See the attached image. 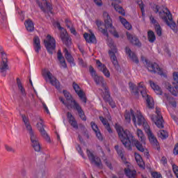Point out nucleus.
Listing matches in <instances>:
<instances>
[{
    "label": "nucleus",
    "instance_id": "5701e85b",
    "mask_svg": "<svg viewBox=\"0 0 178 178\" xmlns=\"http://www.w3.org/2000/svg\"><path fill=\"white\" fill-rule=\"evenodd\" d=\"M111 1H113L111 3V5L112 6H113L115 10H116V12H118L120 15L124 16L126 15V13L124 12V9H123V7L118 4V3H120V0H111Z\"/></svg>",
    "mask_w": 178,
    "mask_h": 178
},
{
    "label": "nucleus",
    "instance_id": "680f3d73",
    "mask_svg": "<svg viewBox=\"0 0 178 178\" xmlns=\"http://www.w3.org/2000/svg\"><path fill=\"white\" fill-rule=\"evenodd\" d=\"M97 6H102V0H93Z\"/></svg>",
    "mask_w": 178,
    "mask_h": 178
},
{
    "label": "nucleus",
    "instance_id": "473e14b6",
    "mask_svg": "<svg viewBox=\"0 0 178 178\" xmlns=\"http://www.w3.org/2000/svg\"><path fill=\"white\" fill-rule=\"evenodd\" d=\"M95 23L98 27L99 31H101L104 35H106V37H109V34L108 33V29L102 28V22L97 19L96 20Z\"/></svg>",
    "mask_w": 178,
    "mask_h": 178
},
{
    "label": "nucleus",
    "instance_id": "09e8293b",
    "mask_svg": "<svg viewBox=\"0 0 178 178\" xmlns=\"http://www.w3.org/2000/svg\"><path fill=\"white\" fill-rule=\"evenodd\" d=\"M76 150L79 152V154L83 158V159H86V157L84 156V153L83 152V150L81 149V147H80V145H78L76 146Z\"/></svg>",
    "mask_w": 178,
    "mask_h": 178
},
{
    "label": "nucleus",
    "instance_id": "c9c22d12",
    "mask_svg": "<svg viewBox=\"0 0 178 178\" xmlns=\"http://www.w3.org/2000/svg\"><path fill=\"white\" fill-rule=\"evenodd\" d=\"M99 120L105 127V129H106L107 131H108V133H112V129H111V125L109 124V122H108V120H106V118H104L103 116H100Z\"/></svg>",
    "mask_w": 178,
    "mask_h": 178
},
{
    "label": "nucleus",
    "instance_id": "aec40b11",
    "mask_svg": "<svg viewBox=\"0 0 178 178\" xmlns=\"http://www.w3.org/2000/svg\"><path fill=\"white\" fill-rule=\"evenodd\" d=\"M37 127L39 131L40 132L42 137H43V138H44V140H46L47 143H49L51 141V138H49V136L44 129V124L42 122V120H40V122H38Z\"/></svg>",
    "mask_w": 178,
    "mask_h": 178
},
{
    "label": "nucleus",
    "instance_id": "9b49d317",
    "mask_svg": "<svg viewBox=\"0 0 178 178\" xmlns=\"http://www.w3.org/2000/svg\"><path fill=\"white\" fill-rule=\"evenodd\" d=\"M56 27L60 31V38H61L63 44L67 47H70L72 44V39L69 37V34H67L66 29L60 26V23L59 22H56Z\"/></svg>",
    "mask_w": 178,
    "mask_h": 178
},
{
    "label": "nucleus",
    "instance_id": "1a4fd4ad",
    "mask_svg": "<svg viewBox=\"0 0 178 178\" xmlns=\"http://www.w3.org/2000/svg\"><path fill=\"white\" fill-rule=\"evenodd\" d=\"M89 72L92 77L93 78L95 83L97 84V86H101L102 88H104V92L109 90V88L106 86V83H105V80H104V77L97 75V72L95 71V70H94V67H92V66H90L89 67Z\"/></svg>",
    "mask_w": 178,
    "mask_h": 178
},
{
    "label": "nucleus",
    "instance_id": "9d476101",
    "mask_svg": "<svg viewBox=\"0 0 178 178\" xmlns=\"http://www.w3.org/2000/svg\"><path fill=\"white\" fill-rule=\"evenodd\" d=\"M103 19L106 29H110L109 32L111 34H112L115 38H119V33H118V31H116L115 27H113V25L112 24V19L111 18V16H109V13H108V12L104 11L103 13Z\"/></svg>",
    "mask_w": 178,
    "mask_h": 178
},
{
    "label": "nucleus",
    "instance_id": "a211bd4d",
    "mask_svg": "<svg viewBox=\"0 0 178 178\" xmlns=\"http://www.w3.org/2000/svg\"><path fill=\"white\" fill-rule=\"evenodd\" d=\"M124 116L127 123H130V122H131L132 118V122H134V124L137 126V119L136 118L134 111H133V109H131L129 111L126 110Z\"/></svg>",
    "mask_w": 178,
    "mask_h": 178
},
{
    "label": "nucleus",
    "instance_id": "13d9d810",
    "mask_svg": "<svg viewBox=\"0 0 178 178\" xmlns=\"http://www.w3.org/2000/svg\"><path fill=\"white\" fill-rule=\"evenodd\" d=\"M65 24L67 29H70L73 26V24H72V22L69 19H65Z\"/></svg>",
    "mask_w": 178,
    "mask_h": 178
},
{
    "label": "nucleus",
    "instance_id": "6e6d98bb",
    "mask_svg": "<svg viewBox=\"0 0 178 178\" xmlns=\"http://www.w3.org/2000/svg\"><path fill=\"white\" fill-rule=\"evenodd\" d=\"M139 8L141 10L143 16H144V13H145V10H144V3H143V1H140V3H139Z\"/></svg>",
    "mask_w": 178,
    "mask_h": 178
},
{
    "label": "nucleus",
    "instance_id": "39448f33",
    "mask_svg": "<svg viewBox=\"0 0 178 178\" xmlns=\"http://www.w3.org/2000/svg\"><path fill=\"white\" fill-rule=\"evenodd\" d=\"M159 13L160 17L165 22L168 27H170L173 31H177V25L176 24V22L173 21L172 13H170V11L168 8H165L163 10L160 11Z\"/></svg>",
    "mask_w": 178,
    "mask_h": 178
},
{
    "label": "nucleus",
    "instance_id": "79ce46f5",
    "mask_svg": "<svg viewBox=\"0 0 178 178\" xmlns=\"http://www.w3.org/2000/svg\"><path fill=\"white\" fill-rule=\"evenodd\" d=\"M136 134L139 138V140L141 141V143H144L145 141V136L144 135V132L140 129H137Z\"/></svg>",
    "mask_w": 178,
    "mask_h": 178
},
{
    "label": "nucleus",
    "instance_id": "c03bdc74",
    "mask_svg": "<svg viewBox=\"0 0 178 178\" xmlns=\"http://www.w3.org/2000/svg\"><path fill=\"white\" fill-rule=\"evenodd\" d=\"M167 101L169 102V104L171 105L173 108H176L177 106V103L176 102V100H175V98L168 97Z\"/></svg>",
    "mask_w": 178,
    "mask_h": 178
},
{
    "label": "nucleus",
    "instance_id": "0e129e2a",
    "mask_svg": "<svg viewBox=\"0 0 178 178\" xmlns=\"http://www.w3.org/2000/svg\"><path fill=\"white\" fill-rule=\"evenodd\" d=\"M17 109V111H19L21 118H23V114H22V106H19Z\"/></svg>",
    "mask_w": 178,
    "mask_h": 178
},
{
    "label": "nucleus",
    "instance_id": "dca6fc26",
    "mask_svg": "<svg viewBox=\"0 0 178 178\" xmlns=\"http://www.w3.org/2000/svg\"><path fill=\"white\" fill-rule=\"evenodd\" d=\"M145 131L148 136L149 143L152 144V145H153V147L159 151V149H161V147L159 146V143L158 142V140L155 137V135H154V134H152L151 129L146 128V130Z\"/></svg>",
    "mask_w": 178,
    "mask_h": 178
},
{
    "label": "nucleus",
    "instance_id": "de8ad7c7",
    "mask_svg": "<svg viewBox=\"0 0 178 178\" xmlns=\"http://www.w3.org/2000/svg\"><path fill=\"white\" fill-rule=\"evenodd\" d=\"M90 126H91L93 131H95V133H96L97 131H99V129H98V125H97V124H95V122H91Z\"/></svg>",
    "mask_w": 178,
    "mask_h": 178
},
{
    "label": "nucleus",
    "instance_id": "5fc2aeb1",
    "mask_svg": "<svg viewBox=\"0 0 178 178\" xmlns=\"http://www.w3.org/2000/svg\"><path fill=\"white\" fill-rule=\"evenodd\" d=\"M161 163L163 165V166H166L168 165V159L165 156H162L161 159Z\"/></svg>",
    "mask_w": 178,
    "mask_h": 178
},
{
    "label": "nucleus",
    "instance_id": "2eb2a0df",
    "mask_svg": "<svg viewBox=\"0 0 178 178\" xmlns=\"http://www.w3.org/2000/svg\"><path fill=\"white\" fill-rule=\"evenodd\" d=\"M145 62L147 70H149L150 73H157V74H160V76L163 74V71H162V69L159 67V65L156 63L148 62L147 60H145Z\"/></svg>",
    "mask_w": 178,
    "mask_h": 178
},
{
    "label": "nucleus",
    "instance_id": "ddd939ff",
    "mask_svg": "<svg viewBox=\"0 0 178 178\" xmlns=\"http://www.w3.org/2000/svg\"><path fill=\"white\" fill-rule=\"evenodd\" d=\"M44 42L47 51L50 55H52L56 48V41L54 38L51 37V35H47V40H44Z\"/></svg>",
    "mask_w": 178,
    "mask_h": 178
},
{
    "label": "nucleus",
    "instance_id": "774afa93",
    "mask_svg": "<svg viewBox=\"0 0 178 178\" xmlns=\"http://www.w3.org/2000/svg\"><path fill=\"white\" fill-rule=\"evenodd\" d=\"M17 10L19 15H20V13H22V10L20 11V10H19V8H17Z\"/></svg>",
    "mask_w": 178,
    "mask_h": 178
},
{
    "label": "nucleus",
    "instance_id": "69168bd1",
    "mask_svg": "<svg viewBox=\"0 0 178 178\" xmlns=\"http://www.w3.org/2000/svg\"><path fill=\"white\" fill-rule=\"evenodd\" d=\"M106 166H108V168H109V169L112 170L113 168H112V164L111 163L106 161Z\"/></svg>",
    "mask_w": 178,
    "mask_h": 178
},
{
    "label": "nucleus",
    "instance_id": "7ed1b4c3",
    "mask_svg": "<svg viewBox=\"0 0 178 178\" xmlns=\"http://www.w3.org/2000/svg\"><path fill=\"white\" fill-rule=\"evenodd\" d=\"M129 84L132 94H134V95H138V92H140L143 98H144L147 102V107L149 109H154V108H155L154 99L147 93V88L144 86L143 82L139 83L138 86L131 82H130Z\"/></svg>",
    "mask_w": 178,
    "mask_h": 178
},
{
    "label": "nucleus",
    "instance_id": "a878e982",
    "mask_svg": "<svg viewBox=\"0 0 178 178\" xmlns=\"http://www.w3.org/2000/svg\"><path fill=\"white\" fill-rule=\"evenodd\" d=\"M127 37L129 41L131 42V44H133L134 45H136V47H141V42H140V40H138V38H136V35H133L130 34L129 32H127Z\"/></svg>",
    "mask_w": 178,
    "mask_h": 178
},
{
    "label": "nucleus",
    "instance_id": "bb28decb",
    "mask_svg": "<svg viewBox=\"0 0 178 178\" xmlns=\"http://www.w3.org/2000/svg\"><path fill=\"white\" fill-rule=\"evenodd\" d=\"M67 119H68L69 123L71 124L74 129H79V125L77 124V121H76V118L70 112L67 113Z\"/></svg>",
    "mask_w": 178,
    "mask_h": 178
},
{
    "label": "nucleus",
    "instance_id": "412c9836",
    "mask_svg": "<svg viewBox=\"0 0 178 178\" xmlns=\"http://www.w3.org/2000/svg\"><path fill=\"white\" fill-rule=\"evenodd\" d=\"M73 88L76 92L77 95L79 97L80 99H81L82 102H84V104H87V97H86V95H84V92L83 90H81L80 86L77 85L75 82L72 84Z\"/></svg>",
    "mask_w": 178,
    "mask_h": 178
},
{
    "label": "nucleus",
    "instance_id": "f3484780",
    "mask_svg": "<svg viewBox=\"0 0 178 178\" xmlns=\"http://www.w3.org/2000/svg\"><path fill=\"white\" fill-rule=\"evenodd\" d=\"M86 154L88 159L90 161V163L95 165V166L99 169H102V161L99 157H95L90 149L86 150Z\"/></svg>",
    "mask_w": 178,
    "mask_h": 178
},
{
    "label": "nucleus",
    "instance_id": "cd10ccee",
    "mask_svg": "<svg viewBox=\"0 0 178 178\" xmlns=\"http://www.w3.org/2000/svg\"><path fill=\"white\" fill-rule=\"evenodd\" d=\"M7 17L6 12L5 11V6L3 4L0 5V24L6 23Z\"/></svg>",
    "mask_w": 178,
    "mask_h": 178
},
{
    "label": "nucleus",
    "instance_id": "f704fd0d",
    "mask_svg": "<svg viewBox=\"0 0 178 178\" xmlns=\"http://www.w3.org/2000/svg\"><path fill=\"white\" fill-rule=\"evenodd\" d=\"M57 56L62 67L66 69V67H67V65L66 64V60H65V57H63V55L62 54V51H60V50L58 51Z\"/></svg>",
    "mask_w": 178,
    "mask_h": 178
},
{
    "label": "nucleus",
    "instance_id": "f8f14e48",
    "mask_svg": "<svg viewBox=\"0 0 178 178\" xmlns=\"http://www.w3.org/2000/svg\"><path fill=\"white\" fill-rule=\"evenodd\" d=\"M156 116L154 115H150V119L155 123L159 129H163V117L161 113V110L158 108H156Z\"/></svg>",
    "mask_w": 178,
    "mask_h": 178
},
{
    "label": "nucleus",
    "instance_id": "e433bc0d",
    "mask_svg": "<svg viewBox=\"0 0 178 178\" xmlns=\"http://www.w3.org/2000/svg\"><path fill=\"white\" fill-rule=\"evenodd\" d=\"M124 173L127 177L129 178H136V175H137V171L135 170H131L129 168H127L124 169Z\"/></svg>",
    "mask_w": 178,
    "mask_h": 178
},
{
    "label": "nucleus",
    "instance_id": "37998d69",
    "mask_svg": "<svg viewBox=\"0 0 178 178\" xmlns=\"http://www.w3.org/2000/svg\"><path fill=\"white\" fill-rule=\"evenodd\" d=\"M17 90L20 92H23V83H22V80L19 78H17Z\"/></svg>",
    "mask_w": 178,
    "mask_h": 178
},
{
    "label": "nucleus",
    "instance_id": "393cba45",
    "mask_svg": "<svg viewBox=\"0 0 178 178\" xmlns=\"http://www.w3.org/2000/svg\"><path fill=\"white\" fill-rule=\"evenodd\" d=\"M150 21L152 24L154 25V27L157 35L159 37H161L162 35V28L161 27V25H159V23H158V22L156 21L154 17H150Z\"/></svg>",
    "mask_w": 178,
    "mask_h": 178
},
{
    "label": "nucleus",
    "instance_id": "f257e3e1",
    "mask_svg": "<svg viewBox=\"0 0 178 178\" xmlns=\"http://www.w3.org/2000/svg\"><path fill=\"white\" fill-rule=\"evenodd\" d=\"M116 131L121 143L125 148L131 149V144H133L136 147L138 151L144 152V147H143V145L138 140H135L134 136H133V134L130 131L124 130L123 127L120 126L116 127Z\"/></svg>",
    "mask_w": 178,
    "mask_h": 178
},
{
    "label": "nucleus",
    "instance_id": "a19ab883",
    "mask_svg": "<svg viewBox=\"0 0 178 178\" xmlns=\"http://www.w3.org/2000/svg\"><path fill=\"white\" fill-rule=\"evenodd\" d=\"M147 38L150 42H155V40H156L155 33H154L152 31H149L147 32Z\"/></svg>",
    "mask_w": 178,
    "mask_h": 178
},
{
    "label": "nucleus",
    "instance_id": "72a5a7b5",
    "mask_svg": "<svg viewBox=\"0 0 178 178\" xmlns=\"http://www.w3.org/2000/svg\"><path fill=\"white\" fill-rule=\"evenodd\" d=\"M135 159L136 161V163L139 167H140L141 169H145V163H144V161L140 154L136 153Z\"/></svg>",
    "mask_w": 178,
    "mask_h": 178
},
{
    "label": "nucleus",
    "instance_id": "49530a36",
    "mask_svg": "<svg viewBox=\"0 0 178 178\" xmlns=\"http://www.w3.org/2000/svg\"><path fill=\"white\" fill-rule=\"evenodd\" d=\"M115 149L118 154L119 156H120L121 159L123 161L124 159V157L123 156V152L122 151L121 149H119V145H115Z\"/></svg>",
    "mask_w": 178,
    "mask_h": 178
},
{
    "label": "nucleus",
    "instance_id": "6ab92c4d",
    "mask_svg": "<svg viewBox=\"0 0 178 178\" xmlns=\"http://www.w3.org/2000/svg\"><path fill=\"white\" fill-rule=\"evenodd\" d=\"M136 118V124L138 126H143L145 131L147 130V129H149V125H148V123L146 122L145 118L140 112L137 113Z\"/></svg>",
    "mask_w": 178,
    "mask_h": 178
},
{
    "label": "nucleus",
    "instance_id": "20e7f679",
    "mask_svg": "<svg viewBox=\"0 0 178 178\" xmlns=\"http://www.w3.org/2000/svg\"><path fill=\"white\" fill-rule=\"evenodd\" d=\"M23 122L28 133L30 134L33 148L36 152H40V151H41V145L40 144L38 136L34 133V131H33V127L30 124V120L29 118L26 117V115H24Z\"/></svg>",
    "mask_w": 178,
    "mask_h": 178
},
{
    "label": "nucleus",
    "instance_id": "338daca9",
    "mask_svg": "<svg viewBox=\"0 0 178 178\" xmlns=\"http://www.w3.org/2000/svg\"><path fill=\"white\" fill-rule=\"evenodd\" d=\"M78 138L79 139L80 143H83V138L81 137V136L79 135Z\"/></svg>",
    "mask_w": 178,
    "mask_h": 178
},
{
    "label": "nucleus",
    "instance_id": "bf43d9fd",
    "mask_svg": "<svg viewBox=\"0 0 178 178\" xmlns=\"http://www.w3.org/2000/svg\"><path fill=\"white\" fill-rule=\"evenodd\" d=\"M69 29L71 34H73L74 35H76L77 34V32L76 31V29H74V26H72L70 28H69Z\"/></svg>",
    "mask_w": 178,
    "mask_h": 178
},
{
    "label": "nucleus",
    "instance_id": "a18cd8bd",
    "mask_svg": "<svg viewBox=\"0 0 178 178\" xmlns=\"http://www.w3.org/2000/svg\"><path fill=\"white\" fill-rule=\"evenodd\" d=\"M159 137H160V138H162V140H165V138H168V132H166L165 130H160L159 133Z\"/></svg>",
    "mask_w": 178,
    "mask_h": 178
},
{
    "label": "nucleus",
    "instance_id": "052dcab7",
    "mask_svg": "<svg viewBox=\"0 0 178 178\" xmlns=\"http://www.w3.org/2000/svg\"><path fill=\"white\" fill-rule=\"evenodd\" d=\"M173 154L174 155H178V143L174 147Z\"/></svg>",
    "mask_w": 178,
    "mask_h": 178
},
{
    "label": "nucleus",
    "instance_id": "0eeeda50",
    "mask_svg": "<svg viewBox=\"0 0 178 178\" xmlns=\"http://www.w3.org/2000/svg\"><path fill=\"white\" fill-rule=\"evenodd\" d=\"M110 49L108 50V55L110 57L111 62L113 63V67L117 70H120V65H119V61L118 60V57L116 54H118V48L113 42L108 44Z\"/></svg>",
    "mask_w": 178,
    "mask_h": 178
},
{
    "label": "nucleus",
    "instance_id": "7c9ffc66",
    "mask_svg": "<svg viewBox=\"0 0 178 178\" xmlns=\"http://www.w3.org/2000/svg\"><path fill=\"white\" fill-rule=\"evenodd\" d=\"M33 48L37 54H38L41 49V41L38 36H35L33 38Z\"/></svg>",
    "mask_w": 178,
    "mask_h": 178
},
{
    "label": "nucleus",
    "instance_id": "6e6552de",
    "mask_svg": "<svg viewBox=\"0 0 178 178\" xmlns=\"http://www.w3.org/2000/svg\"><path fill=\"white\" fill-rule=\"evenodd\" d=\"M42 76L47 82H49L51 86H54L56 90H60V83L48 70H44L42 72Z\"/></svg>",
    "mask_w": 178,
    "mask_h": 178
},
{
    "label": "nucleus",
    "instance_id": "3c124183",
    "mask_svg": "<svg viewBox=\"0 0 178 178\" xmlns=\"http://www.w3.org/2000/svg\"><path fill=\"white\" fill-rule=\"evenodd\" d=\"M6 150L8 152H15V149H13V147H12V146H10L8 145H4Z\"/></svg>",
    "mask_w": 178,
    "mask_h": 178
},
{
    "label": "nucleus",
    "instance_id": "f03ea898",
    "mask_svg": "<svg viewBox=\"0 0 178 178\" xmlns=\"http://www.w3.org/2000/svg\"><path fill=\"white\" fill-rule=\"evenodd\" d=\"M63 94L65 100L63 97H60L59 100L60 102H62L67 109H74V111H76L81 120L86 122V120H87V117H86V114L84 113V111L81 108V106L73 99V97L70 95V92H67V90H63Z\"/></svg>",
    "mask_w": 178,
    "mask_h": 178
},
{
    "label": "nucleus",
    "instance_id": "c756f323",
    "mask_svg": "<svg viewBox=\"0 0 178 178\" xmlns=\"http://www.w3.org/2000/svg\"><path fill=\"white\" fill-rule=\"evenodd\" d=\"M83 38H85L86 42L94 44V42H97V38H95V35L94 33H85L83 34Z\"/></svg>",
    "mask_w": 178,
    "mask_h": 178
},
{
    "label": "nucleus",
    "instance_id": "423d86ee",
    "mask_svg": "<svg viewBox=\"0 0 178 178\" xmlns=\"http://www.w3.org/2000/svg\"><path fill=\"white\" fill-rule=\"evenodd\" d=\"M0 55L1 60L0 61V73L1 76H6V71L9 70V60L8 59V54L5 52L3 47L0 46Z\"/></svg>",
    "mask_w": 178,
    "mask_h": 178
},
{
    "label": "nucleus",
    "instance_id": "4468645a",
    "mask_svg": "<svg viewBox=\"0 0 178 178\" xmlns=\"http://www.w3.org/2000/svg\"><path fill=\"white\" fill-rule=\"evenodd\" d=\"M174 81L172 85H168L167 87V90L170 91V92L174 95L175 97H177L178 94V72H175L172 74Z\"/></svg>",
    "mask_w": 178,
    "mask_h": 178
},
{
    "label": "nucleus",
    "instance_id": "c85d7f7f",
    "mask_svg": "<svg viewBox=\"0 0 178 178\" xmlns=\"http://www.w3.org/2000/svg\"><path fill=\"white\" fill-rule=\"evenodd\" d=\"M125 52L127 55L129 56L130 59H131L133 62H134V63H136V65H138L139 61H138V58L137 57V55H136L134 52L131 51V49H130V48L129 47L125 48Z\"/></svg>",
    "mask_w": 178,
    "mask_h": 178
},
{
    "label": "nucleus",
    "instance_id": "4d7b16f0",
    "mask_svg": "<svg viewBox=\"0 0 178 178\" xmlns=\"http://www.w3.org/2000/svg\"><path fill=\"white\" fill-rule=\"evenodd\" d=\"M42 105L43 106L44 110L47 113V115H51V113H49V110L48 109V106H47V104H45L44 102H42Z\"/></svg>",
    "mask_w": 178,
    "mask_h": 178
},
{
    "label": "nucleus",
    "instance_id": "8fccbe9b",
    "mask_svg": "<svg viewBox=\"0 0 178 178\" xmlns=\"http://www.w3.org/2000/svg\"><path fill=\"white\" fill-rule=\"evenodd\" d=\"M152 178H162V175L158 172H152Z\"/></svg>",
    "mask_w": 178,
    "mask_h": 178
},
{
    "label": "nucleus",
    "instance_id": "e2e57ef3",
    "mask_svg": "<svg viewBox=\"0 0 178 178\" xmlns=\"http://www.w3.org/2000/svg\"><path fill=\"white\" fill-rule=\"evenodd\" d=\"M78 62L79 65H80L81 66H84V60H83V58H79Z\"/></svg>",
    "mask_w": 178,
    "mask_h": 178
},
{
    "label": "nucleus",
    "instance_id": "603ef678",
    "mask_svg": "<svg viewBox=\"0 0 178 178\" xmlns=\"http://www.w3.org/2000/svg\"><path fill=\"white\" fill-rule=\"evenodd\" d=\"M172 170L175 175V176L178 178V166L176 164L172 165Z\"/></svg>",
    "mask_w": 178,
    "mask_h": 178
},
{
    "label": "nucleus",
    "instance_id": "ea45409f",
    "mask_svg": "<svg viewBox=\"0 0 178 178\" xmlns=\"http://www.w3.org/2000/svg\"><path fill=\"white\" fill-rule=\"evenodd\" d=\"M120 21L122 24L127 29V30H131V24L127 22V20L122 17H119Z\"/></svg>",
    "mask_w": 178,
    "mask_h": 178
},
{
    "label": "nucleus",
    "instance_id": "2f4dec72",
    "mask_svg": "<svg viewBox=\"0 0 178 178\" xmlns=\"http://www.w3.org/2000/svg\"><path fill=\"white\" fill-rule=\"evenodd\" d=\"M149 83L150 84V87L154 90V92L157 95H162V89L159 86H158L156 83L152 81H149Z\"/></svg>",
    "mask_w": 178,
    "mask_h": 178
},
{
    "label": "nucleus",
    "instance_id": "b1692460",
    "mask_svg": "<svg viewBox=\"0 0 178 178\" xmlns=\"http://www.w3.org/2000/svg\"><path fill=\"white\" fill-rule=\"evenodd\" d=\"M102 96L104 101H106V102H108L111 108H115L116 106V104H115V102H113V100H112V98H111V93L109 92V90L103 92L102 94Z\"/></svg>",
    "mask_w": 178,
    "mask_h": 178
},
{
    "label": "nucleus",
    "instance_id": "4c0bfd02",
    "mask_svg": "<svg viewBox=\"0 0 178 178\" xmlns=\"http://www.w3.org/2000/svg\"><path fill=\"white\" fill-rule=\"evenodd\" d=\"M24 24L27 31H29V33H33V31H34V23H33L31 19L26 20Z\"/></svg>",
    "mask_w": 178,
    "mask_h": 178
},
{
    "label": "nucleus",
    "instance_id": "4be33fe9",
    "mask_svg": "<svg viewBox=\"0 0 178 178\" xmlns=\"http://www.w3.org/2000/svg\"><path fill=\"white\" fill-rule=\"evenodd\" d=\"M96 64L97 65V67L102 72V73L104 74L106 77H111V72H109V70L106 67V65L104 64H102L99 60H96Z\"/></svg>",
    "mask_w": 178,
    "mask_h": 178
},
{
    "label": "nucleus",
    "instance_id": "58836bf2",
    "mask_svg": "<svg viewBox=\"0 0 178 178\" xmlns=\"http://www.w3.org/2000/svg\"><path fill=\"white\" fill-rule=\"evenodd\" d=\"M63 52L65 54V58L67 59V62H69V63H73V62H74V58H73V56L69 50L65 48Z\"/></svg>",
    "mask_w": 178,
    "mask_h": 178
},
{
    "label": "nucleus",
    "instance_id": "864d4df0",
    "mask_svg": "<svg viewBox=\"0 0 178 178\" xmlns=\"http://www.w3.org/2000/svg\"><path fill=\"white\" fill-rule=\"evenodd\" d=\"M95 133L96 136L98 138V140H99V141H102V140H104V138L102 137V134H101V131H97Z\"/></svg>",
    "mask_w": 178,
    "mask_h": 178
}]
</instances>
